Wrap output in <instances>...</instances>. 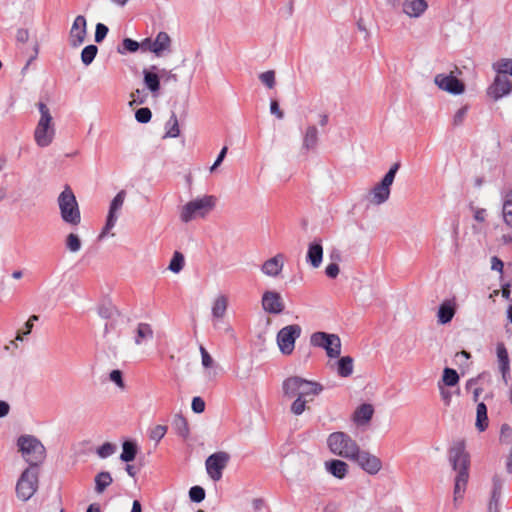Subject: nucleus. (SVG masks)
I'll use <instances>...</instances> for the list:
<instances>
[{
  "instance_id": "f257e3e1",
  "label": "nucleus",
  "mask_w": 512,
  "mask_h": 512,
  "mask_svg": "<svg viewBox=\"0 0 512 512\" xmlns=\"http://www.w3.org/2000/svg\"><path fill=\"white\" fill-rule=\"evenodd\" d=\"M449 462L452 469L457 472L454 483V502L462 499L469 479L470 455L466 451L464 440L453 443L448 451Z\"/></svg>"
},
{
  "instance_id": "f03ea898",
  "label": "nucleus",
  "mask_w": 512,
  "mask_h": 512,
  "mask_svg": "<svg viewBox=\"0 0 512 512\" xmlns=\"http://www.w3.org/2000/svg\"><path fill=\"white\" fill-rule=\"evenodd\" d=\"M17 447L28 467L39 468L46 458V449L39 439L33 435H21L17 439Z\"/></svg>"
},
{
  "instance_id": "7ed1b4c3",
  "label": "nucleus",
  "mask_w": 512,
  "mask_h": 512,
  "mask_svg": "<svg viewBox=\"0 0 512 512\" xmlns=\"http://www.w3.org/2000/svg\"><path fill=\"white\" fill-rule=\"evenodd\" d=\"M57 201L62 221L71 226L79 225L81 222V213L76 197L70 186H65L64 190L58 196Z\"/></svg>"
},
{
  "instance_id": "20e7f679",
  "label": "nucleus",
  "mask_w": 512,
  "mask_h": 512,
  "mask_svg": "<svg viewBox=\"0 0 512 512\" xmlns=\"http://www.w3.org/2000/svg\"><path fill=\"white\" fill-rule=\"evenodd\" d=\"M330 451L337 456L351 459L360 448L356 441L345 432H333L327 438Z\"/></svg>"
},
{
  "instance_id": "39448f33",
  "label": "nucleus",
  "mask_w": 512,
  "mask_h": 512,
  "mask_svg": "<svg viewBox=\"0 0 512 512\" xmlns=\"http://www.w3.org/2000/svg\"><path fill=\"white\" fill-rule=\"evenodd\" d=\"M39 486V468L27 467L19 476L15 491L19 500L26 502L33 497Z\"/></svg>"
},
{
  "instance_id": "423d86ee",
  "label": "nucleus",
  "mask_w": 512,
  "mask_h": 512,
  "mask_svg": "<svg viewBox=\"0 0 512 512\" xmlns=\"http://www.w3.org/2000/svg\"><path fill=\"white\" fill-rule=\"evenodd\" d=\"M40 119L34 132V138L38 146L47 147L51 144L54 137V128L52 126V116L49 108L43 102L38 103Z\"/></svg>"
},
{
  "instance_id": "0eeeda50",
  "label": "nucleus",
  "mask_w": 512,
  "mask_h": 512,
  "mask_svg": "<svg viewBox=\"0 0 512 512\" xmlns=\"http://www.w3.org/2000/svg\"><path fill=\"white\" fill-rule=\"evenodd\" d=\"M215 197L205 195L201 198H196L185 204L180 213V219L184 223H188L196 217H204L215 206Z\"/></svg>"
},
{
  "instance_id": "6e6552de",
  "label": "nucleus",
  "mask_w": 512,
  "mask_h": 512,
  "mask_svg": "<svg viewBox=\"0 0 512 512\" xmlns=\"http://www.w3.org/2000/svg\"><path fill=\"white\" fill-rule=\"evenodd\" d=\"M400 162L394 163L381 181L376 184L370 192V203L374 205H381L385 203L390 197V187L394 182L395 176L400 168Z\"/></svg>"
},
{
  "instance_id": "1a4fd4ad",
  "label": "nucleus",
  "mask_w": 512,
  "mask_h": 512,
  "mask_svg": "<svg viewBox=\"0 0 512 512\" xmlns=\"http://www.w3.org/2000/svg\"><path fill=\"white\" fill-rule=\"evenodd\" d=\"M311 345L323 348L329 358H337L341 353V341L338 335L315 332L310 337Z\"/></svg>"
},
{
  "instance_id": "9d476101",
  "label": "nucleus",
  "mask_w": 512,
  "mask_h": 512,
  "mask_svg": "<svg viewBox=\"0 0 512 512\" xmlns=\"http://www.w3.org/2000/svg\"><path fill=\"white\" fill-rule=\"evenodd\" d=\"M302 328L298 324L287 325L277 333V344L284 355H290L295 348V342L300 337Z\"/></svg>"
},
{
  "instance_id": "9b49d317",
  "label": "nucleus",
  "mask_w": 512,
  "mask_h": 512,
  "mask_svg": "<svg viewBox=\"0 0 512 512\" xmlns=\"http://www.w3.org/2000/svg\"><path fill=\"white\" fill-rule=\"evenodd\" d=\"M230 460L227 452L219 451L211 454L205 461L206 471L209 477L214 481L222 478L223 470Z\"/></svg>"
},
{
  "instance_id": "f8f14e48",
  "label": "nucleus",
  "mask_w": 512,
  "mask_h": 512,
  "mask_svg": "<svg viewBox=\"0 0 512 512\" xmlns=\"http://www.w3.org/2000/svg\"><path fill=\"white\" fill-rule=\"evenodd\" d=\"M350 460L355 462L361 469L370 475L377 474L382 468V462L377 456L372 455L367 451H363L360 448Z\"/></svg>"
},
{
  "instance_id": "ddd939ff",
  "label": "nucleus",
  "mask_w": 512,
  "mask_h": 512,
  "mask_svg": "<svg viewBox=\"0 0 512 512\" xmlns=\"http://www.w3.org/2000/svg\"><path fill=\"white\" fill-rule=\"evenodd\" d=\"M434 82L439 89L452 95H460L465 90V84L452 74H437L434 78Z\"/></svg>"
},
{
  "instance_id": "4468645a",
  "label": "nucleus",
  "mask_w": 512,
  "mask_h": 512,
  "mask_svg": "<svg viewBox=\"0 0 512 512\" xmlns=\"http://www.w3.org/2000/svg\"><path fill=\"white\" fill-rule=\"evenodd\" d=\"M512 92V82L506 76L497 75L487 88V95L498 101Z\"/></svg>"
},
{
  "instance_id": "2eb2a0df",
  "label": "nucleus",
  "mask_w": 512,
  "mask_h": 512,
  "mask_svg": "<svg viewBox=\"0 0 512 512\" xmlns=\"http://www.w3.org/2000/svg\"><path fill=\"white\" fill-rule=\"evenodd\" d=\"M261 303L263 310L269 314L278 315L285 309L282 296L276 291H265L262 295Z\"/></svg>"
},
{
  "instance_id": "dca6fc26",
  "label": "nucleus",
  "mask_w": 512,
  "mask_h": 512,
  "mask_svg": "<svg viewBox=\"0 0 512 512\" xmlns=\"http://www.w3.org/2000/svg\"><path fill=\"white\" fill-rule=\"evenodd\" d=\"M87 35V21L83 15H78L71 26L69 32V42L74 48L81 46Z\"/></svg>"
},
{
  "instance_id": "f3484780",
  "label": "nucleus",
  "mask_w": 512,
  "mask_h": 512,
  "mask_svg": "<svg viewBox=\"0 0 512 512\" xmlns=\"http://www.w3.org/2000/svg\"><path fill=\"white\" fill-rule=\"evenodd\" d=\"M142 73L145 87L154 97H158L161 88V76L159 73V68L156 65H152L149 68L143 69Z\"/></svg>"
},
{
  "instance_id": "a211bd4d",
  "label": "nucleus",
  "mask_w": 512,
  "mask_h": 512,
  "mask_svg": "<svg viewBox=\"0 0 512 512\" xmlns=\"http://www.w3.org/2000/svg\"><path fill=\"white\" fill-rule=\"evenodd\" d=\"M98 314L101 318L108 320L105 324V333L115 328L116 318L120 316V312L111 302H104L98 307Z\"/></svg>"
},
{
  "instance_id": "6ab92c4d",
  "label": "nucleus",
  "mask_w": 512,
  "mask_h": 512,
  "mask_svg": "<svg viewBox=\"0 0 512 512\" xmlns=\"http://www.w3.org/2000/svg\"><path fill=\"white\" fill-rule=\"evenodd\" d=\"M323 259V246L321 239L312 241L307 250L306 261L313 267L318 268Z\"/></svg>"
},
{
  "instance_id": "aec40b11",
  "label": "nucleus",
  "mask_w": 512,
  "mask_h": 512,
  "mask_svg": "<svg viewBox=\"0 0 512 512\" xmlns=\"http://www.w3.org/2000/svg\"><path fill=\"white\" fill-rule=\"evenodd\" d=\"M428 8L426 0H405L403 2V12L411 18H419Z\"/></svg>"
},
{
  "instance_id": "412c9836",
  "label": "nucleus",
  "mask_w": 512,
  "mask_h": 512,
  "mask_svg": "<svg viewBox=\"0 0 512 512\" xmlns=\"http://www.w3.org/2000/svg\"><path fill=\"white\" fill-rule=\"evenodd\" d=\"M282 259H283V256L281 254H278V255L266 260L261 267L262 272L267 276H271V277L278 276L283 269V260Z\"/></svg>"
},
{
  "instance_id": "4be33fe9",
  "label": "nucleus",
  "mask_w": 512,
  "mask_h": 512,
  "mask_svg": "<svg viewBox=\"0 0 512 512\" xmlns=\"http://www.w3.org/2000/svg\"><path fill=\"white\" fill-rule=\"evenodd\" d=\"M325 469L337 479H344L348 473V465L340 459H331L325 462Z\"/></svg>"
},
{
  "instance_id": "5701e85b",
  "label": "nucleus",
  "mask_w": 512,
  "mask_h": 512,
  "mask_svg": "<svg viewBox=\"0 0 512 512\" xmlns=\"http://www.w3.org/2000/svg\"><path fill=\"white\" fill-rule=\"evenodd\" d=\"M455 313H456L455 303L450 300L443 301L438 308V313H437L438 323L444 325V324L451 322Z\"/></svg>"
},
{
  "instance_id": "b1692460",
  "label": "nucleus",
  "mask_w": 512,
  "mask_h": 512,
  "mask_svg": "<svg viewBox=\"0 0 512 512\" xmlns=\"http://www.w3.org/2000/svg\"><path fill=\"white\" fill-rule=\"evenodd\" d=\"M304 378L299 376H292L283 381L282 390L283 394L286 397H295L299 396L301 384L303 383Z\"/></svg>"
},
{
  "instance_id": "393cba45",
  "label": "nucleus",
  "mask_w": 512,
  "mask_h": 512,
  "mask_svg": "<svg viewBox=\"0 0 512 512\" xmlns=\"http://www.w3.org/2000/svg\"><path fill=\"white\" fill-rule=\"evenodd\" d=\"M501 196L503 220L506 225L512 226V189L502 191Z\"/></svg>"
},
{
  "instance_id": "a878e982",
  "label": "nucleus",
  "mask_w": 512,
  "mask_h": 512,
  "mask_svg": "<svg viewBox=\"0 0 512 512\" xmlns=\"http://www.w3.org/2000/svg\"><path fill=\"white\" fill-rule=\"evenodd\" d=\"M154 336L153 329L148 323H139L136 328L134 342L136 345H142L145 342L152 340Z\"/></svg>"
},
{
  "instance_id": "bb28decb",
  "label": "nucleus",
  "mask_w": 512,
  "mask_h": 512,
  "mask_svg": "<svg viewBox=\"0 0 512 512\" xmlns=\"http://www.w3.org/2000/svg\"><path fill=\"white\" fill-rule=\"evenodd\" d=\"M138 453V445L134 440H125L122 443V453L120 460L125 463H130L135 460Z\"/></svg>"
},
{
  "instance_id": "cd10ccee",
  "label": "nucleus",
  "mask_w": 512,
  "mask_h": 512,
  "mask_svg": "<svg viewBox=\"0 0 512 512\" xmlns=\"http://www.w3.org/2000/svg\"><path fill=\"white\" fill-rule=\"evenodd\" d=\"M171 39L166 32H159L156 38L153 40L152 52L156 56H161L165 50L170 47Z\"/></svg>"
},
{
  "instance_id": "c85d7f7f",
  "label": "nucleus",
  "mask_w": 512,
  "mask_h": 512,
  "mask_svg": "<svg viewBox=\"0 0 512 512\" xmlns=\"http://www.w3.org/2000/svg\"><path fill=\"white\" fill-rule=\"evenodd\" d=\"M489 425L487 414V406L484 402H479L476 408V422L475 427L479 432H484Z\"/></svg>"
},
{
  "instance_id": "c756f323",
  "label": "nucleus",
  "mask_w": 512,
  "mask_h": 512,
  "mask_svg": "<svg viewBox=\"0 0 512 512\" xmlns=\"http://www.w3.org/2000/svg\"><path fill=\"white\" fill-rule=\"evenodd\" d=\"M373 413L374 408L371 404H361L354 412V421L357 424H366L371 420Z\"/></svg>"
},
{
  "instance_id": "7c9ffc66",
  "label": "nucleus",
  "mask_w": 512,
  "mask_h": 512,
  "mask_svg": "<svg viewBox=\"0 0 512 512\" xmlns=\"http://www.w3.org/2000/svg\"><path fill=\"white\" fill-rule=\"evenodd\" d=\"M318 143V130L314 125L308 126L303 136L302 149L309 151L314 149Z\"/></svg>"
},
{
  "instance_id": "2f4dec72",
  "label": "nucleus",
  "mask_w": 512,
  "mask_h": 512,
  "mask_svg": "<svg viewBox=\"0 0 512 512\" xmlns=\"http://www.w3.org/2000/svg\"><path fill=\"white\" fill-rule=\"evenodd\" d=\"M172 426L176 432V434L182 439L186 440L189 437L190 429L188 422L185 417L181 414H177L174 419Z\"/></svg>"
},
{
  "instance_id": "473e14b6",
  "label": "nucleus",
  "mask_w": 512,
  "mask_h": 512,
  "mask_svg": "<svg viewBox=\"0 0 512 512\" xmlns=\"http://www.w3.org/2000/svg\"><path fill=\"white\" fill-rule=\"evenodd\" d=\"M300 386L299 396L303 398L310 395H319L323 391V386L320 383L306 379L303 380Z\"/></svg>"
},
{
  "instance_id": "72a5a7b5",
  "label": "nucleus",
  "mask_w": 512,
  "mask_h": 512,
  "mask_svg": "<svg viewBox=\"0 0 512 512\" xmlns=\"http://www.w3.org/2000/svg\"><path fill=\"white\" fill-rule=\"evenodd\" d=\"M94 482H95V491L98 494H100V493H103L105 491V489L112 484L113 478L108 471H102V472H99L95 476Z\"/></svg>"
},
{
  "instance_id": "f704fd0d",
  "label": "nucleus",
  "mask_w": 512,
  "mask_h": 512,
  "mask_svg": "<svg viewBox=\"0 0 512 512\" xmlns=\"http://www.w3.org/2000/svg\"><path fill=\"white\" fill-rule=\"evenodd\" d=\"M496 352L500 372H510V359L505 345L503 343H498L496 347Z\"/></svg>"
},
{
  "instance_id": "c9c22d12",
  "label": "nucleus",
  "mask_w": 512,
  "mask_h": 512,
  "mask_svg": "<svg viewBox=\"0 0 512 512\" xmlns=\"http://www.w3.org/2000/svg\"><path fill=\"white\" fill-rule=\"evenodd\" d=\"M493 70L497 75L509 74L512 76V58H502L492 64Z\"/></svg>"
},
{
  "instance_id": "e433bc0d",
  "label": "nucleus",
  "mask_w": 512,
  "mask_h": 512,
  "mask_svg": "<svg viewBox=\"0 0 512 512\" xmlns=\"http://www.w3.org/2000/svg\"><path fill=\"white\" fill-rule=\"evenodd\" d=\"M337 371L341 377H348L353 372V358L350 356H343L337 362Z\"/></svg>"
},
{
  "instance_id": "4c0bfd02",
  "label": "nucleus",
  "mask_w": 512,
  "mask_h": 512,
  "mask_svg": "<svg viewBox=\"0 0 512 512\" xmlns=\"http://www.w3.org/2000/svg\"><path fill=\"white\" fill-rule=\"evenodd\" d=\"M140 43L132 38H124L122 43L117 47V52L121 55L127 53H135L140 50Z\"/></svg>"
},
{
  "instance_id": "58836bf2",
  "label": "nucleus",
  "mask_w": 512,
  "mask_h": 512,
  "mask_svg": "<svg viewBox=\"0 0 512 512\" xmlns=\"http://www.w3.org/2000/svg\"><path fill=\"white\" fill-rule=\"evenodd\" d=\"M98 53V47L94 44L85 46L81 51V61L85 66H89Z\"/></svg>"
},
{
  "instance_id": "ea45409f",
  "label": "nucleus",
  "mask_w": 512,
  "mask_h": 512,
  "mask_svg": "<svg viewBox=\"0 0 512 512\" xmlns=\"http://www.w3.org/2000/svg\"><path fill=\"white\" fill-rule=\"evenodd\" d=\"M165 128H166V133L164 136L165 138L166 137L176 138L179 136L180 129H179V124H178V119L174 112H172L170 119L166 123Z\"/></svg>"
},
{
  "instance_id": "a19ab883",
  "label": "nucleus",
  "mask_w": 512,
  "mask_h": 512,
  "mask_svg": "<svg viewBox=\"0 0 512 512\" xmlns=\"http://www.w3.org/2000/svg\"><path fill=\"white\" fill-rule=\"evenodd\" d=\"M227 310V299L225 296H218L212 306V315L214 318H222Z\"/></svg>"
},
{
  "instance_id": "79ce46f5",
  "label": "nucleus",
  "mask_w": 512,
  "mask_h": 512,
  "mask_svg": "<svg viewBox=\"0 0 512 512\" xmlns=\"http://www.w3.org/2000/svg\"><path fill=\"white\" fill-rule=\"evenodd\" d=\"M442 381L446 386L453 387L459 382V375L455 369L446 367L443 370Z\"/></svg>"
},
{
  "instance_id": "37998d69",
  "label": "nucleus",
  "mask_w": 512,
  "mask_h": 512,
  "mask_svg": "<svg viewBox=\"0 0 512 512\" xmlns=\"http://www.w3.org/2000/svg\"><path fill=\"white\" fill-rule=\"evenodd\" d=\"M184 263L185 259L183 254L178 251H175L170 260L168 269L173 273H179L183 269Z\"/></svg>"
},
{
  "instance_id": "c03bdc74",
  "label": "nucleus",
  "mask_w": 512,
  "mask_h": 512,
  "mask_svg": "<svg viewBox=\"0 0 512 512\" xmlns=\"http://www.w3.org/2000/svg\"><path fill=\"white\" fill-rule=\"evenodd\" d=\"M503 488V480L495 475L492 478V489L490 494L491 501H500L501 500V493Z\"/></svg>"
},
{
  "instance_id": "a18cd8bd",
  "label": "nucleus",
  "mask_w": 512,
  "mask_h": 512,
  "mask_svg": "<svg viewBox=\"0 0 512 512\" xmlns=\"http://www.w3.org/2000/svg\"><path fill=\"white\" fill-rule=\"evenodd\" d=\"M65 244L66 248L72 253L78 252L82 246L81 239L75 233H70L67 235Z\"/></svg>"
},
{
  "instance_id": "49530a36",
  "label": "nucleus",
  "mask_w": 512,
  "mask_h": 512,
  "mask_svg": "<svg viewBox=\"0 0 512 512\" xmlns=\"http://www.w3.org/2000/svg\"><path fill=\"white\" fill-rule=\"evenodd\" d=\"M126 192L124 190L119 191L116 196L112 199L108 213L117 215L116 212L121 209L124 203Z\"/></svg>"
},
{
  "instance_id": "de8ad7c7",
  "label": "nucleus",
  "mask_w": 512,
  "mask_h": 512,
  "mask_svg": "<svg viewBox=\"0 0 512 512\" xmlns=\"http://www.w3.org/2000/svg\"><path fill=\"white\" fill-rule=\"evenodd\" d=\"M166 425H156L149 429L148 436L151 440L159 442L167 433Z\"/></svg>"
},
{
  "instance_id": "09e8293b",
  "label": "nucleus",
  "mask_w": 512,
  "mask_h": 512,
  "mask_svg": "<svg viewBox=\"0 0 512 512\" xmlns=\"http://www.w3.org/2000/svg\"><path fill=\"white\" fill-rule=\"evenodd\" d=\"M115 451H116L115 444H112L110 442H105L97 448L96 453L100 458L105 459V458H108L109 456H111L112 454H114Z\"/></svg>"
},
{
  "instance_id": "8fccbe9b",
  "label": "nucleus",
  "mask_w": 512,
  "mask_h": 512,
  "mask_svg": "<svg viewBox=\"0 0 512 512\" xmlns=\"http://www.w3.org/2000/svg\"><path fill=\"white\" fill-rule=\"evenodd\" d=\"M205 490L203 487L195 485L189 490V498L192 502L200 503L205 499Z\"/></svg>"
},
{
  "instance_id": "3c124183",
  "label": "nucleus",
  "mask_w": 512,
  "mask_h": 512,
  "mask_svg": "<svg viewBox=\"0 0 512 512\" xmlns=\"http://www.w3.org/2000/svg\"><path fill=\"white\" fill-rule=\"evenodd\" d=\"M152 118V112L148 107H141L135 111V119L142 124L148 123Z\"/></svg>"
},
{
  "instance_id": "603ef678",
  "label": "nucleus",
  "mask_w": 512,
  "mask_h": 512,
  "mask_svg": "<svg viewBox=\"0 0 512 512\" xmlns=\"http://www.w3.org/2000/svg\"><path fill=\"white\" fill-rule=\"evenodd\" d=\"M117 219H118L117 215L108 213L107 218H106V223L99 235L100 240L103 239L109 233V231L115 226Z\"/></svg>"
},
{
  "instance_id": "864d4df0",
  "label": "nucleus",
  "mask_w": 512,
  "mask_h": 512,
  "mask_svg": "<svg viewBox=\"0 0 512 512\" xmlns=\"http://www.w3.org/2000/svg\"><path fill=\"white\" fill-rule=\"evenodd\" d=\"M109 32V28L103 23H97L95 27L94 41L102 43Z\"/></svg>"
},
{
  "instance_id": "5fc2aeb1",
  "label": "nucleus",
  "mask_w": 512,
  "mask_h": 512,
  "mask_svg": "<svg viewBox=\"0 0 512 512\" xmlns=\"http://www.w3.org/2000/svg\"><path fill=\"white\" fill-rule=\"evenodd\" d=\"M260 81L267 86L268 88H273L275 86V72L273 70H268L259 75Z\"/></svg>"
},
{
  "instance_id": "6e6d98bb",
  "label": "nucleus",
  "mask_w": 512,
  "mask_h": 512,
  "mask_svg": "<svg viewBox=\"0 0 512 512\" xmlns=\"http://www.w3.org/2000/svg\"><path fill=\"white\" fill-rule=\"evenodd\" d=\"M306 408V400L303 397L297 396L291 405V412L295 415H301Z\"/></svg>"
},
{
  "instance_id": "4d7b16f0",
  "label": "nucleus",
  "mask_w": 512,
  "mask_h": 512,
  "mask_svg": "<svg viewBox=\"0 0 512 512\" xmlns=\"http://www.w3.org/2000/svg\"><path fill=\"white\" fill-rule=\"evenodd\" d=\"M191 409L196 414L203 413L205 410V401L200 396L193 397Z\"/></svg>"
},
{
  "instance_id": "13d9d810",
  "label": "nucleus",
  "mask_w": 512,
  "mask_h": 512,
  "mask_svg": "<svg viewBox=\"0 0 512 512\" xmlns=\"http://www.w3.org/2000/svg\"><path fill=\"white\" fill-rule=\"evenodd\" d=\"M109 379L115 383L119 388H124V380L122 371L119 369H114L109 374Z\"/></svg>"
},
{
  "instance_id": "bf43d9fd",
  "label": "nucleus",
  "mask_w": 512,
  "mask_h": 512,
  "mask_svg": "<svg viewBox=\"0 0 512 512\" xmlns=\"http://www.w3.org/2000/svg\"><path fill=\"white\" fill-rule=\"evenodd\" d=\"M467 112H468L467 106H463L460 109H458L453 117V124L455 126L461 125L466 117Z\"/></svg>"
},
{
  "instance_id": "052dcab7",
  "label": "nucleus",
  "mask_w": 512,
  "mask_h": 512,
  "mask_svg": "<svg viewBox=\"0 0 512 512\" xmlns=\"http://www.w3.org/2000/svg\"><path fill=\"white\" fill-rule=\"evenodd\" d=\"M339 265L336 262L328 264L325 268V274L328 278L335 279L339 274Z\"/></svg>"
},
{
  "instance_id": "680f3d73",
  "label": "nucleus",
  "mask_w": 512,
  "mask_h": 512,
  "mask_svg": "<svg viewBox=\"0 0 512 512\" xmlns=\"http://www.w3.org/2000/svg\"><path fill=\"white\" fill-rule=\"evenodd\" d=\"M200 353H201L202 365L205 368H210L213 364V358L211 357V355L208 353V351L203 346H200Z\"/></svg>"
},
{
  "instance_id": "e2e57ef3",
  "label": "nucleus",
  "mask_w": 512,
  "mask_h": 512,
  "mask_svg": "<svg viewBox=\"0 0 512 512\" xmlns=\"http://www.w3.org/2000/svg\"><path fill=\"white\" fill-rule=\"evenodd\" d=\"M270 112L275 115L278 119L284 118V113L280 109L279 103L277 100H271L270 102Z\"/></svg>"
},
{
  "instance_id": "0e129e2a",
  "label": "nucleus",
  "mask_w": 512,
  "mask_h": 512,
  "mask_svg": "<svg viewBox=\"0 0 512 512\" xmlns=\"http://www.w3.org/2000/svg\"><path fill=\"white\" fill-rule=\"evenodd\" d=\"M227 151H228V148L226 146H224L220 150L216 160L214 161L213 165L210 168L211 172L214 171L218 166L221 165V163L223 162L224 158L226 157Z\"/></svg>"
},
{
  "instance_id": "69168bd1",
  "label": "nucleus",
  "mask_w": 512,
  "mask_h": 512,
  "mask_svg": "<svg viewBox=\"0 0 512 512\" xmlns=\"http://www.w3.org/2000/svg\"><path fill=\"white\" fill-rule=\"evenodd\" d=\"M503 268H504L503 261L500 258H498L497 256H493L492 260H491V269L502 273Z\"/></svg>"
},
{
  "instance_id": "338daca9",
  "label": "nucleus",
  "mask_w": 512,
  "mask_h": 512,
  "mask_svg": "<svg viewBox=\"0 0 512 512\" xmlns=\"http://www.w3.org/2000/svg\"><path fill=\"white\" fill-rule=\"evenodd\" d=\"M16 40L20 43H26L29 40V32L27 29L20 28L16 33Z\"/></svg>"
},
{
  "instance_id": "774afa93",
  "label": "nucleus",
  "mask_w": 512,
  "mask_h": 512,
  "mask_svg": "<svg viewBox=\"0 0 512 512\" xmlns=\"http://www.w3.org/2000/svg\"><path fill=\"white\" fill-rule=\"evenodd\" d=\"M10 404L7 401L0 400V419L6 417L10 412Z\"/></svg>"
}]
</instances>
